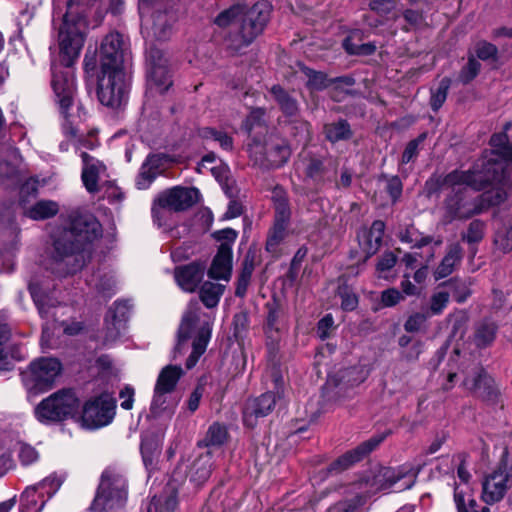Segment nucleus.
<instances>
[{
	"label": "nucleus",
	"mask_w": 512,
	"mask_h": 512,
	"mask_svg": "<svg viewBox=\"0 0 512 512\" xmlns=\"http://www.w3.org/2000/svg\"><path fill=\"white\" fill-rule=\"evenodd\" d=\"M454 502L458 512H490L488 507L478 509L469 485L456 486L454 489Z\"/></svg>",
	"instance_id": "nucleus-32"
},
{
	"label": "nucleus",
	"mask_w": 512,
	"mask_h": 512,
	"mask_svg": "<svg viewBox=\"0 0 512 512\" xmlns=\"http://www.w3.org/2000/svg\"><path fill=\"white\" fill-rule=\"evenodd\" d=\"M231 272L232 247L228 243H221L208 271V276L214 280L228 281Z\"/></svg>",
	"instance_id": "nucleus-26"
},
{
	"label": "nucleus",
	"mask_w": 512,
	"mask_h": 512,
	"mask_svg": "<svg viewBox=\"0 0 512 512\" xmlns=\"http://www.w3.org/2000/svg\"><path fill=\"white\" fill-rule=\"evenodd\" d=\"M210 335L211 328L208 322H181L178 329L176 350L180 351L191 341L193 351L187 359V368H192L205 352Z\"/></svg>",
	"instance_id": "nucleus-12"
},
{
	"label": "nucleus",
	"mask_w": 512,
	"mask_h": 512,
	"mask_svg": "<svg viewBox=\"0 0 512 512\" xmlns=\"http://www.w3.org/2000/svg\"><path fill=\"white\" fill-rule=\"evenodd\" d=\"M183 374V370L177 365L164 367L157 378L155 388L162 391L175 392L177 382Z\"/></svg>",
	"instance_id": "nucleus-34"
},
{
	"label": "nucleus",
	"mask_w": 512,
	"mask_h": 512,
	"mask_svg": "<svg viewBox=\"0 0 512 512\" xmlns=\"http://www.w3.org/2000/svg\"><path fill=\"white\" fill-rule=\"evenodd\" d=\"M287 236V225L281 222H275L273 229L271 230L267 243L266 249L270 253H277L279 245L284 241Z\"/></svg>",
	"instance_id": "nucleus-44"
},
{
	"label": "nucleus",
	"mask_w": 512,
	"mask_h": 512,
	"mask_svg": "<svg viewBox=\"0 0 512 512\" xmlns=\"http://www.w3.org/2000/svg\"><path fill=\"white\" fill-rule=\"evenodd\" d=\"M82 158V181L89 193L98 192L102 183L106 182V167L99 160L88 155L86 152H81Z\"/></svg>",
	"instance_id": "nucleus-21"
},
{
	"label": "nucleus",
	"mask_w": 512,
	"mask_h": 512,
	"mask_svg": "<svg viewBox=\"0 0 512 512\" xmlns=\"http://www.w3.org/2000/svg\"><path fill=\"white\" fill-rule=\"evenodd\" d=\"M510 475L505 468H498L488 475L482 487V500L488 504L499 502L509 487Z\"/></svg>",
	"instance_id": "nucleus-20"
},
{
	"label": "nucleus",
	"mask_w": 512,
	"mask_h": 512,
	"mask_svg": "<svg viewBox=\"0 0 512 512\" xmlns=\"http://www.w3.org/2000/svg\"><path fill=\"white\" fill-rule=\"evenodd\" d=\"M382 439L372 438L361 445H359L354 450H351L338 458L330 467V471H342L347 469L353 463L361 460L366 454L371 452Z\"/></svg>",
	"instance_id": "nucleus-29"
},
{
	"label": "nucleus",
	"mask_w": 512,
	"mask_h": 512,
	"mask_svg": "<svg viewBox=\"0 0 512 512\" xmlns=\"http://www.w3.org/2000/svg\"><path fill=\"white\" fill-rule=\"evenodd\" d=\"M127 499V484L122 474L106 470L92 504L95 512H110L124 505Z\"/></svg>",
	"instance_id": "nucleus-8"
},
{
	"label": "nucleus",
	"mask_w": 512,
	"mask_h": 512,
	"mask_svg": "<svg viewBox=\"0 0 512 512\" xmlns=\"http://www.w3.org/2000/svg\"><path fill=\"white\" fill-rule=\"evenodd\" d=\"M276 403L275 396L271 393L262 394L260 397L248 401L244 410V422L247 426H254L255 419L268 415Z\"/></svg>",
	"instance_id": "nucleus-27"
},
{
	"label": "nucleus",
	"mask_w": 512,
	"mask_h": 512,
	"mask_svg": "<svg viewBox=\"0 0 512 512\" xmlns=\"http://www.w3.org/2000/svg\"><path fill=\"white\" fill-rule=\"evenodd\" d=\"M264 115L265 111L261 108L254 109L250 112L246 118L243 128L251 134L253 130H257V133H261L266 130L264 127Z\"/></svg>",
	"instance_id": "nucleus-49"
},
{
	"label": "nucleus",
	"mask_w": 512,
	"mask_h": 512,
	"mask_svg": "<svg viewBox=\"0 0 512 512\" xmlns=\"http://www.w3.org/2000/svg\"><path fill=\"white\" fill-rule=\"evenodd\" d=\"M205 266L200 263H191L175 270L174 277L178 286L186 292H193L203 280Z\"/></svg>",
	"instance_id": "nucleus-25"
},
{
	"label": "nucleus",
	"mask_w": 512,
	"mask_h": 512,
	"mask_svg": "<svg viewBox=\"0 0 512 512\" xmlns=\"http://www.w3.org/2000/svg\"><path fill=\"white\" fill-rule=\"evenodd\" d=\"M80 401L75 392L62 389L41 400L35 407L34 415L43 424L58 423L77 415Z\"/></svg>",
	"instance_id": "nucleus-7"
},
{
	"label": "nucleus",
	"mask_w": 512,
	"mask_h": 512,
	"mask_svg": "<svg viewBox=\"0 0 512 512\" xmlns=\"http://www.w3.org/2000/svg\"><path fill=\"white\" fill-rule=\"evenodd\" d=\"M179 403L176 392L162 391L154 388V395L150 406L153 417H171Z\"/></svg>",
	"instance_id": "nucleus-28"
},
{
	"label": "nucleus",
	"mask_w": 512,
	"mask_h": 512,
	"mask_svg": "<svg viewBox=\"0 0 512 512\" xmlns=\"http://www.w3.org/2000/svg\"><path fill=\"white\" fill-rule=\"evenodd\" d=\"M489 382V378L481 368H476L473 376H467L464 380V385L467 389L477 391L482 388V386H487Z\"/></svg>",
	"instance_id": "nucleus-56"
},
{
	"label": "nucleus",
	"mask_w": 512,
	"mask_h": 512,
	"mask_svg": "<svg viewBox=\"0 0 512 512\" xmlns=\"http://www.w3.org/2000/svg\"><path fill=\"white\" fill-rule=\"evenodd\" d=\"M102 234L101 224L91 214L73 218L68 226L51 231L52 251L47 269L58 277L78 272L90 255L89 245Z\"/></svg>",
	"instance_id": "nucleus-3"
},
{
	"label": "nucleus",
	"mask_w": 512,
	"mask_h": 512,
	"mask_svg": "<svg viewBox=\"0 0 512 512\" xmlns=\"http://www.w3.org/2000/svg\"><path fill=\"white\" fill-rule=\"evenodd\" d=\"M67 322H46L43 326L41 345L44 348H58L65 342L66 334H75L80 330L79 325H75V329L66 325Z\"/></svg>",
	"instance_id": "nucleus-24"
},
{
	"label": "nucleus",
	"mask_w": 512,
	"mask_h": 512,
	"mask_svg": "<svg viewBox=\"0 0 512 512\" xmlns=\"http://www.w3.org/2000/svg\"><path fill=\"white\" fill-rule=\"evenodd\" d=\"M116 401L109 393L89 400L79 421L84 428L97 429L108 425L115 415Z\"/></svg>",
	"instance_id": "nucleus-14"
},
{
	"label": "nucleus",
	"mask_w": 512,
	"mask_h": 512,
	"mask_svg": "<svg viewBox=\"0 0 512 512\" xmlns=\"http://www.w3.org/2000/svg\"><path fill=\"white\" fill-rule=\"evenodd\" d=\"M152 507L155 512H173L177 507L175 487L170 486L165 495L154 497L148 508L149 512H151Z\"/></svg>",
	"instance_id": "nucleus-40"
},
{
	"label": "nucleus",
	"mask_w": 512,
	"mask_h": 512,
	"mask_svg": "<svg viewBox=\"0 0 512 512\" xmlns=\"http://www.w3.org/2000/svg\"><path fill=\"white\" fill-rule=\"evenodd\" d=\"M175 5L176 3L170 1L139 3L142 32L157 40L167 39L178 19Z\"/></svg>",
	"instance_id": "nucleus-6"
},
{
	"label": "nucleus",
	"mask_w": 512,
	"mask_h": 512,
	"mask_svg": "<svg viewBox=\"0 0 512 512\" xmlns=\"http://www.w3.org/2000/svg\"><path fill=\"white\" fill-rule=\"evenodd\" d=\"M272 6L267 1L257 2L246 9L241 5H235L220 12L214 19V23L220 28H229L228 41L234 50H239L249 45L266 26Z\"/></svg>",
	"instance_id": "nucleus-4"
},
{
	"label": "nucleus",
	"mask_w": 512,
	"mask_h": 512,
	"mask_svg": "<svg viewBox=\"0 0 512 512\" xmlns=\"http://www.w3.org/2000/svg\"><path fill=\"white\" fill-rule=\"evenodd\" d=\"M449 301V293L446 291H438L434 293L430 300L429 311L430 315H438L447 306Z\"/></svg>",
	"instance_id": "nucleus-58"
},
{
	"label": "nucleus",
	"mask_w": 512,
	"mask_h": 512,
	"mask_svg": "<svg viewBox=\"0 0 512 512\" xmlns=\"http://www.w3.org/2000/svg\"><path fill=\"white\" fill-rule=\"evenodd\" d=\"M212 471V455L210 451L200 454L192 462L189 469L190 480L196 484L205 482Z\"/></svg>",
	"instance_id": "nucleus-33"
},
{
	"label": "nucleus",
	"mask_w": 512,
	"mask_h": 512,
	"mask_svg": "<svg viewBox=\"0 0 512 512\" xmlns=\"http://www.w3.org/2000/svg\"><path fill=\"white\" fill-rule=\"evenodd\" d=\"M371 10L385 19H392L397 17L395 5L390 0H375L370 3Z\"/></svg>",
	"instance_id": "nucleus-52"
},
{
	"label": "nucleus",
	"mask_w": 512,
	"mask_h": 512,
	"mask_svg": "<svg viewBox=\"0 0 512 512\" xmlns=\"http://www.w3.org/2000/svg\"><path fill=\"white\" fill-rule=\"evenodd\" d=\"M339 295L341 298V308L344 311H352L358 306V297L354 292L344 288L340 289Z\"/></svg>",
	"instance_id": "nucleus-62"
},
{
	"label": "nucleus",
	"mask_w": 512,
	"mask_h": 512,
	"mask_svg": "<svg viewBox=\"0 0 512 512\" xmlns=\"http://www.w3.org/2000/svg\"><path fill=\"white\" fill-rule=\"evenodd\" d=\"M44 504L45 499L31 486L21 496L20 512H40Z\"/></svg>",
	"instance_id": "nucleus-39"
},
{
	"label": "nucleus",
	"mask_w": 512,
	"mask_h": 512,
	"mask_svg": "<svg viewBox=\"0 0 512 512\" xmlns=\"http://www.w3.org/2000/svg\"><path fill=\"white\" fill-rule=\"evenodd\" d=\"M306 74L308 76L307 84L312 90H322L327 86L328 79L325 74L312 70H308Z\"/></svg>",
	"instance_id": "nucleus-64"
},
{
	"label": "nucleus",
	"mask_w": 512,
	"mask_h": 512,
	"mask_svg": "<svg viewBox=\"0 0 512 512\" xmlns=\"http://www.w3.org/2000/svg\"><path fill=\"white\" fill-rule=\"evenodd\" d=\"M400 239L402 242L410 243L414 247H423L432 242L431 237L422 236L416 229L408 228L405 232H402L400 235Z\"/></svg>",
	"instance_id": "nucleus-54"
},
{
	"label": "nucleus",
	"mask_w": 512,
	"mask_h": 512,
	"mask_svg": "<svg viewBox=\"0 0 512 512\" xmlns=\"http://www.w3.org/2000/svg\"><path fill=\"white\" fill-rule=\"evenodd\" d=\"M24 358V354L18 345L0 347V373L13 369L14 362Z\"/></svg>",
	"instance_id": "nucleus-38"
},
{
	"label": "nucleus",
	"mask_w": 512,
	"mask_h": 512,
	"mask_svg": "<svg viewBox=\"0 0 512 512\" xmlns=\"http://www.w3.org/2000/svg\"><path fill=\"white\" fill-rule=\"evenodd\" d=\"M60 372L61 364L57 359L43 357L29 365L22 374V381L29 395H37L50 389Z\"/></svg>",
	"instance_id": "nucleus-10"
},
{
	"label": "nucleus",
	"mask_w": 512,
	"mask_h": 512,
	"mask_svg": "<svg viewBox=\"0 0 512 512\" xmlns=\"http://www.w3.org/2000/svg\"><path fill=\"white\" fill-rule=\"evenodd\" d=\"M223 290L221 284L205 282L200 290V298L206 307L213 308L218 304Z\"/></svg>",
	"instance_id": "nucleus-41"
},
{
	"label": "nucleus",
	"mask_w": 512,
	"mask_h": 512,
	"mask_svg": "<svg viewBox=\"0 0 512 512\" xmlns=\"http://www.w3.org/2000/svg\"><path fill=\"white\" fill-rule=\"evenodd\" d=\"M396 256L392 252H386L380 258L377 264V273L380 278H387V272H389L396 264Z\"/></svg>",
	"instance_id": "nucleus-61"
},
{
	"label": "nucleus",
	"mask_w": 512,
	"mask_h": 512,
	"mask_svg": "<svg viewBox=\"0 0 512 512\" xmlns=\"http://www.w3.org/2000/svg\"><path fill=\"white\" fill-rule=\"evenodd\" d=\"M496 328L492 322H482L476 329L475 343L479 347L489 345L495 338Z\"/></svg>",
	"instance_id": "nucleus-47"
},
{
	"label": "nucleus",
	"mask_w": 512,
	"mask_h": 512,
	"mask_svg": "<svg viewBox=\"0 0 512 512\" xmlns=\"http://www.w3.org/2000/svg\"><path fill=\"white\" fill-rule=\"evenodd\" d=\"M200 135L204 139L213 140L217 142L220 145V147H222L225 150L232 149V138L228 136L226 133L207 127L201 130Z\"/></svg>",
	"instance_id": "nucleus-51"
},
{
	"label": "nucleus",
	"mask_w": 512,
	"mask_h": 512,
	"mask_svg": "<svg viewBox=\"0 0 512 512\" xmlns=\"http://www.w3.org/2000/svg\"><path fill=\"white\" fill-rule=\"evenodd\" d=\"M58 204L51 200H41L30 207H23L25 216L33 220H44L54 216L58 212Z\"/></svg>",
	"instance_id": "nucleus-35"
},
{
	"label": "nucleus",
	"mask_w": 512,
	"mask_h": 512,
	"mask_svg": "<svg viewBox=\"0 0 512 512\" xmlns=\"http://www.w3.org/2000/svg\"><path fill=\"white\" fill-rule=\"evenodd\" d=\"M55 289V282L50 276L34 275L29 281V291L37 306L41 317H48L47 306H53L51 294Z\"/></svg>",
	"instance_id": "nucleus-19"
},
{
	"label": "nucleus",
	"mask_w": 512,
	"mask_h": 512,
	"mask_svg": "<svg viewBox=\"0 0 512 512\" xmlns=\"http://www.w3.org/2000/svg\"><path fill=\"white\" fill-rule=\"evenodd\" d=\"M104 335L102 336V341L104 344H110L115 342L118 338L121 337L122 333L125 331V327L123 322H105Z\"/></svg>",
	"instance_id": "nucleus-57"
},
{
	"label": "nucleus",
	"mask_w": 512,
	"mask_h": 512,
	"mask_svg": "<svg viewBox=\"0 0 512 512\" xmlns=\"http://www.w3.org/2000/svg\"><path fill=\"white\" fill-rule=\"evenodd\" d=\"M24 167L18 150L14 147L0 148V182L7 188L18 186L23 179Z\"/></svg>",
	"instance_id": "nucleus-17"
},
{
	"label": "nucleus",
	"mask_w": 512,
	"mask_h": 512,
	"mask_svg": "<svg viewBox=\"0 0 512 512\" xmlns=\"http://www.w3.org/2000/svg\"><path fill=\"white\" fill-rule=\"evenodd\" d=\"M418 473L419 468L411 464H404L397 468L375 467L367 478L360 482V485H364L367 488L366 492L370 495L378 492H400L414 485Z\"/></svg>",
	"instance_id": "nucleus-5"
},
{
	"label": "nucleus",
	"mask_w": 512,
	"mask_h": 512,
	"mask_svg": "<svg viewBox=\"0 0 512 512\" xmlns=\"http://www.w3.org/2000/svg\"><path fill=\"white\" fill-rule=\"evenodd\" d=\"M399 345L403 348L401 352L402 359L408 362L418 359L421 353L418 341H414L412 337L403 335L399 338Z\"/></svg>",
	"instance_id": "nucleus-45"
},
{
	"label": "nucleus",
	"mask_w": 512,
	"mask_h": 512,
	"mask_svg": "<svg viewBox=\"0 0 512 512\" xmlns=\"http://www.w3.org/2000/svg\"><path fill=\"white\" fill-rule=\"evenodd\" d=\"M62 481L55 475H50L45 478L40 483L32 486L36 488L38 494L44 499V496L47 495L48 498L53 496L57 490L60 488Z\"/></svg>",
	"instance_id": "nucleus-50"
},
{
	"label": "nucleus",
	"mask_w": 512,
	"mask_h": 512,
	"mask_svg": "<svg viewBox=\"0 0 512 512\" xmlns=\"http://www.w3.org/2000/svg\"><path fill=\"white\" fill-rule=\"evenodd\" d=\"M227 439V430L224 426L214 423L210 426L205 442L207 446H218L223 444Z\"/></svg>",
	"instance_id": "nucleus-53"
},
{
	"label": "nucleus",
	"mask_w": 512,
	"mask_h": 512,
	"mask_svg": "<svg viewBox=\"0 0 512 512\" xmlns=\"http://www.w3.org/2000/svg\"><path fill=\"white\" fill-rule=\"evenodd\" d=\"M128 90V71L100 68L97 96L101 104L111 108H119L126 102Z\"/></svg>",
	"instance_id": "nucleus-9"
},
{
	"label": "nucleus",
	"mask_w": 512,
	"mask_h": 512,
	"mask_svg": "<svg viewBox=\"0 0 512 512\" xmlns=\"http://www.w3.org/2000/svg\"><path fill=\"white\" fill-rule=\"evenodd\" d=\"M462 257V249L459 244H453L449 247V250L443 258L441 264L435 271L436 279L445 278L450 275L455 265L460 261Z\"/></svg>",
	"instance_id": "nucleus-36"
},
{
	"label": "nucleus",
	"mask_w": 512,
	"mask_h": 512,
	"mask_svg": "<svg viewBox=\"0 0 512 512\" xmlns=\"http://www.w3.org/2000/svg\"><path fill=\"white\" fill-rule=\"evenodd\" d=\"M254 271V258L250 254H247L243 261V266L241 273L238 277L237 281V287H236V295L237 296H244L247 287L250 283L252 273Z\"/></svg>",
	"instance_id": "nucleus-43"
},
{
	"label": "nucleus",
	"mask_w": 512,
	"mask_h": 512,
	"mask_svg": "<svg viewBox=\"0 0 512 512\" xmlns=\"http://www.w3.org/2000/svg\"><path fill=\"white\" fill-rule=\"evenodd\" d=\"M162 157L160 155H149L140 168L136 179L138 189H147L161 172Z\"/></svg>",
	"instance_id": "nucleus-30"
},
{
	"label": "nucleus",
	"mask_w": 512,
	"mask_h": 512,
	"mask_svg": "<svg viewBox=\"0 0 512 512\" xmlns=\"http://www.w3.org/2000/svg\"><path fill=\"white\" fill-rule=\"evenodd\" d=\"M199 199L196 188L175 187L159 195L152 207L154 221L163 226L162 221L171 211H181L191 207Z\"/></svg>",
	"instance_id": "nucleus-11"
},
{
	"label": "nucleus",
	"mask_w": 512,
	"mask_h": 512,
	"mask_svg": "<svg viewBox=\"0 0 512 512\" xmlns=\"http://www.w3.org/2000/svg\"><path fill=\"white\" fill-rule=\"evenodd\" d=\"M425 138H426V133H422L416 139L410 141L407 144V146L402 154L401 164H407L417 156L418 147L425 140Z\"/></svg>",
	"instance_id": "nucleus-59"
},
{
	"label": "nucleus",
	"mask_w": 512,
	"mask_h": 512,
	"mask_svg": "<svg viewBox=\"0 0 512 512\" xmlns=\"http://www.w3.org/2000/svg\"><path fill=\"white\" fill-rule=\"evenodd\" d=\"M87 284L95 288L103 296H110L116 291L117 280L111 273H98L87 280Z\"/></svg>",
	"instance_id": "nucleus-37"
},
{
	"label": "nucleus",
	"mask_w": 512,
	"mask_h": 512,
	"mask_svg": "<svg viewBox=\"0 0 512 512\" xmlns=\"http://www.w3.org/2000/svg\"><path fill=\"white\" fill-rule=\"evenodd\" d=\"M384 229V222L377 220L372 223L369 229L364 228L358 233V242L363 253V262L378 251L381 245Z\"/></svg>",
	"instance_id": "nucleus-23"
},
{
	"label": "nucleus",
	"mask_w": 512,
	"mask_h": 512,
	"mask_svg": "<svg viewBox=\"0 0 512 512\" xmlns=\"http://www.w3.org/2000/svg\"><path fill=\"white\" fill-rule=\"evenodd\" d=\"M39 454L36 449L28 444H20L19 459L23 465H30L36 462Z\"/></svg>",
	"instance_id": "nucleus-63"
},
{
	"label": "nucleus",
	"mask_w": 512,
	"mask_h": 512,
	"mask_svg": "<svg viewBox=\"0 0 512 512\" xmlns=\"http://www.w3.org/2000/svg\"><path fill=\"white\" fill-rule=\"evenodd\" d=\"M250 155L261 165L267 167H280L290 157L291 151L288 145L278 140L276 142L262 143L254 137L249 145Z\"/></svg>",
	"instance_id": "nucleus-15"
},
{
	"label": "nucleus",
	"mask_w": 512,
	"mask_h": 512,
	"mask_svg": "<svg viewBox=\"0 0 512 512\" xmlns=\"http://www.w3.org/2000/svg\"><path fill=\"white\" fill-rule=\"evenodd\" d=\"M286 374V367L282 365L276 355H273L268 361L265 377L272 382L279 399L285 395Z\"/></svg>",
	"instance_id": "nucleus-31"
},
{
	"label": "nucleus",
	"mask_w": 512,
	"mask_h": 512,
	"mask_svg": "<svg viewBox=\"0 0 512 512\" xmlns=\"http://www.w3.org/2000/svg\"><path fill=\"white\" fill-rule=\"evenodd\" d=\"M450 79L449 78H443L437 89L432 91V95H431V106L433 108V110H438L442 104L444 103V101L446 100V97H447V92H448V89L450 87Z\"/></svg>",
	"instance_id": "nucleus-55"
},
{
	"label": "nucleus",
	"mask_w": 512,
	"mask_h": 512,
	"mask_svg": "<svg viewBox=\"0 0 512 512\" xmlns=\"http://www.w3.org/2000/svg\"><path fill=\"white\" fill-rule=\"evenodd\" d=\"M61 3L60 0H54L53 24L58 30L61 64H52L51 87L60 114L64 118L63 132L66 136L76 137L77 129L74 127L76 118L82 120L85 112L82 111L81 106L77 107V114L73 112L76 85L71 65L79 57L84 45L87 22L85 17L80 14L75 0L67 2V10L64 15L61 14Z\"/></svg>",
	"instance_id": "nucleus-2"
},
{
	"label": "nucleus",
	"mask_w": 512,
	"mask_h": 512,
	"mask_svg": "<svg viewBox=\"0 0 512 512\" xmlns=\"http://www.w3.org/2000/svg\"><path fill=\"white\" fill-rule=\"evenodd\" d=\"M131 55L123 36L111 32L104 37L100 46V68L128 71Z\"/></svg>",
	"instance_id": "nucleus-13"
},
{
	"label": "nucleus",
	"mask_w": 512,
	"mask_h": 512,
	"mask_svg": "<svg viewBox=\"0 0 512 512\" xmlns=\"http://www.w3.org/2000/svg\"><path fill=\"white\" fill-rule=\"evenodd\" d=\"M325 134L329 141L336 142L347 139L350 136V128L345 121H339L326 125Z\"/></svg>",
	"instance_id": "nucleus-48"
},
{
	"label": "nucleus",
	"mask_w": 512,
	"mask_h": 512,
	"mask_svg": "<svg viewBox=\"0 0 512 512\" xmlns=\"http://www.w3.org/2000/svg\"><path fill=\"white\" fill-rule=\"evenodd\" d=\"M19 229L14 222L0 223V258L6 272L13 270L15 253L19 247Z\"/></svg>",
	"instance_id": "nucleus-18"
},
{
	"label": "nucleus",
	"mask_w": 512,
	"mask_h": 512,
	"mask_svg": "<svg viewBox=\"0 0 512 512\" xmlns=\"http://www.w3.org/2000/svg\"><path fill=\"white\" fill-rule=\"evenodd\" d=\"M512 123L504 126V131L490 139L492 151L479 159L471 170H455L446 176H433L426 181L425 191L429 197L441 192L447 193L445 201V221L469 218L481 210L479 203L468 195L470 190H481L490 185L483 194V200L490 205L502 203L511 186L510 162L512 161V137L509 131Z\"/></svg>",
	"instance_id": "nucleus-1"
},
{
	"label": "nucleus",
	"mask_w": 512,
	"mask_h": 512,
	"mask_svg": "<svg viewBox=\"0 0 512 512\" xmlns=\"http://www.w3.org/2000/svg\"><path fill=\"white\" fill-rule=\"evenodd\" d=\"M480 66L481 65L479 61L476 60L473 56H470L468 59V63L466 64L465 67H463L459 75L460 81H462L463 83H468L471 80H473L477 76L480 70Z\"/></svg>",
	"instance_id": "nucleus-60"
},
{
	"label": "nucleus",
	"mask_w": 512,
	"mask_h": 512,
	"mask_svg": "<svg viewBox=\"0 0 512 512\" xmlns=\"http://www.w3.org/2000/svg\"><path fill=\"white\" fill-rule=\"evenodd\" d=\"M146 60L149 89L160 93L167 91L172 85V80L163 52L151 46L146 52Z\"/></svg>",
	"instance_id": "nucleus-16"
},
{
	"label": "nucleus",
	"mask_w": 512,
	"mask_h": 512,
	"mask_svg": "<svg viewBox=\"0 0 512 512\" xmlns=\"http://www.w3.org/2000/svg\"><path fill=\"white\" fill-rule=\"evenodd\" d=\"M133 304L130 300H117L109 309L106 320H125L131 316Z\"/></svg>",
	"instance_id": "nucleus-46"
},
{
	"label": "nucleus",
	"mask_w": 512,
	"mask_h": 512,
	"mask_svg": "<svg viewBox=\"0 0 512 512\" xmlns=\"http://www.w3.org/2000/svg\"><path fill=\"white\" fill-rule=\"evenodd\" d=\"M271 93L280 105L281 110L288 116H294L298 112V105L294 98L285 92L280 86H273Z\"/></svg>",
	"instance_id": "nucleus-42"
},
{
	"label": "nucleus",
	"mask_w": 512,
	"mask_h": 512,
	"mask_svg": "<svg viewBox=\"0 0 512 512\" xmlns=\"http://www.w3.org/2000/svg\"><path fill=\"white\" fill-rule=\"evenodd\" d=\"M369 370L365 365L357 364L348 368L340 369L330 375L329 381L338 388L339 392H346L349 389L360 385L366 380Z\"/></svg>",
	"instance_id": "nucleus-22"
}]
</instances>
